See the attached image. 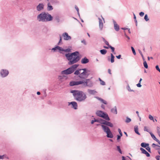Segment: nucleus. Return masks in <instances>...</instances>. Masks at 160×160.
<instances>
[{
	"label": "nucleus",
	"mask_w": 160,
	"mask_h": 160,
	"mask_svg": "<svg viewBox=\"0 0 160 160\" xmlns=\"http://www.w3.org/2000/svg\"><path fill=\"white\" fill-rule=\"evenodd\" d=\"M65 56L67 59L69 61V65L72 64L77 62L81 58L79 55V53L76 51L71 53L66 54Z\"/></svg>",
	"instance_id": "obj_1"
},
{
	"label": "nucleus",
	"mask_w": 160,
	"mask_h": 160,
	"mask_svg": "<svg viewBox=\"0 0 160 160\" xmlns=\"http://www.w3.org/2000/svg\"><path fill=\"white\" fill-rule=\"evenodd\" d=\"M83 84L85 87H91L93 85L92 81L89 79H86L85 80H82L79 81H72L70 82L69 85L72 86L75 85H78Z\"/></svg>",
	"instance_id": "obj_2"
},
{
	"label": "nucleus",
	"mask_w": 160,
	"mask_h": 160,
	"mask_svg": "<svg viewBox=\"0 0 160 160\" xmlns=\"http://www.w3.org/2000/svg\"><path fill=\"white\" fill-rule=\"evenodd\" d=\"M75 98L77 100H84L87 98L85 93L82 91L78 90H73L71 91Z\"/></svg>",
	"instance_id": "obj_3"
},
{
	"label": "nucleus",
	"mask_w": 160,
	"mask_h": 160,
	"mask_svg": "<svg viewBox=\"0 0 160 160\" xmlns=\"http://www.w3.org/2000/svg\"><path fill=\"white\" fill-rule=\"evenodd\" d=\"M74 74L78 75L79 78L82 79H85L88 78L89 74L85 68L77 70L75 72Z\"/></svg>",
	"instance_id": "obj_4"
},
{
	"label": "nucleus",
	"mask_w": 160,
	"mask_h": 160,
	"mask_svg": "<svg viewBox=\"0 0 160 160\" xmlns=\"http://www.w3.org/2000/svg\"><path fill=\"white\" fill-rule=\"evenodd\" d=\"M39 21L47 22L51 21L52 17L51 15L49 14L45 13H41L39 15L38 17Z\"/></svg>",
	"instance_id": "obj_5"
},
{
	"label": "nucleus",
	"mask_w": 160,
	"mask_h": 160,
	"mask_svg": "<svg viewBox=\"0 0 160 160\" xmlns=\"http://www.w3.org/2000/svg\"><path fill=\"white\" fill-rule=\"evenodd\" d=\"M78 66V64H74L69 68L62 72V74H69L72 73Z\"/></svg>",
	"instance_id": "obj_6"
},
{
	"label": "nucleus",
	"mask_w": 160,
	"mask_h": 160,
	"mask_svg": "<svg viewBox=\"0 0 160 160\" xmlns=\"http://www.w3.org/2000/svg\"><path fill=\"white\" fill-rule=\"evenodd\" d=\"M104 131L107 134V137L108 138H112L113 137V135L111 132L109 128L107 126L102 125H101Z\"/></svg>",
	"instance_id": "obj_7"
},
{
	"label": "nucleus",
	"mask_w": 160,
	"mask_h": 160,
	"mask_svg": "<svg viewBox=\"0 0 160 160\" xmlns=\"http://www.w3.org/2000/svg\"><path fill=\"white\" fill-rule=\"evenodd\" d=\"M96 114L98 116L103 118L109 121L110 120L108 114L101 111H97L96 112Z\"/></svg>",
	"instance_id": "obj_8"
},
{
	"label": "nucleus",
	"mask_w": 160,
	"mask_h": 160,
	"mask_svg": "<svg viewBox=\"0 0 160 160\" xmlns=\"http://www.w3.org/2000/svg\"><path fill=\"white\" fill-rule=\"evenodd\" d=\"M52 50H58L60 51H64V52H69L70 51V50L69 49H66L64 50L61 47L57 46L55 47L54 48H53L52 49Z\"/></svg>",
	"instance_id": "obj_9"
},
{
	"label": "nucleus",
	"mask_w": 160,
	"mask_h": 160,
	"mask_svg": "<svg viewBox=\"0 0 160 160\" xmlns=\"http://www.w3.org/2000/svg\"><path fill=\"white\" fill-rule=\"evenodd\" d=\"M1 74L2 77H5L8 75V72L6 70H2L1 71Z\"/></svg>",
	"instance_id": "obj_10"
},
{
	"label": "nucleus",
	"mask_w": 160,
	"mask_h": 160,
	"mask_svg": "<svg viewBox=\"0 0 160 160\" xmlns=\"http://www.w3.org/2000/svg\"><path fill=\"white\" fill-rule=\"evenodd\" d=\"M62 36L63 37L64 39L66 40H70L71 37L70 36H69L68 33L67 32H65L62 34Z\"/></svg>",
	"instance_id": "obj_11"
},
{
	"label": "nucleus",
	"mask_w": 160,
	"mask_h": 160,
	"mask_svg": "<svg viewBox=\"0 0 160 160\" xmlns=\"http://www.w3.org/2000/svg\"><path fill=\"white\" fill-rule=\"evenodd\" d=\"M70 104L72 105V107L74 109H77V103L75 102H72L70 103H69V105H70Z\"/></svg>",
	"instance_id": "obj_12"
},
{
	"label": "nucleus",
	"mask_w": 160,
	"mask_h": 160,
	"mask_svg": "<svg viewBox=\"0 0 160 160\" xmlns=\"http://www.w3.org/2000/svg\"><path fill=\"white\" fill-rule=\"evenodd\" d=\"M140 149L142 151V153L145 154L148 157L150 156V154L147 151H146L143 148H141Z\"/></svg>",
	"instance_id": "obj_13"
},
{
	"label": "nucleus",
	"mask_w": 160,
	"mask_h": 160,
	"mask_svg": "<svg viewBox=\"0 0 160 160\" xmlns=\"http://www.w3.org/2000/svg\"><path fill=\"white\" fill-rule=\"evenodd\" d=\"M99 26L101 30H102L103 27V24L102 22V20L100 18H99Z\"/></svg>",
	"instance_id": "obj_14"
},
{
	"label": "nucleus",
	"mask_w": 160,
	"mask_h": 160,
	"mask_svg": "<svg viewBox=\"0 0 160 160\" xmlns=\"http://www.w3.org/2000/svg\"><path fill=\"white\" fill-rule=\"evenodd\" d=\"M150 133L151 135V137L155 141H156V142H157L159 144H160V141L158 140L155 137V136L154 135L152 134V132H150Z\"/></svg>",
	"instance_id": "obj_15"
},
{
	"label": "nucleus",
	"mask_w": 160,
	"mask_h": 160,
	"mask_svg": "<svg viewBox=\"0 0 160 160\" xmlns=\"http://www.w3.org/2000/svg\"><path fill=\"white\" fill-rule=\"evenodd\" d=\"M44 5L43 4H39L37 7V9L38 11H40L43 8Z\"/></svg>",
	"instance_id": "obj_16"
},
{
	"label": "nucleus",
	"mask_w": 160,
	"mask_h": 160,
	"mask_svg": "<svg viewBox=\"0 0 160 160\" xmlns=\"http://www.w3.org/2000/svg\"><path fill=\"white\" fill-rule=\"evenodd\" d=\"M114 28L115 29L116 31H118L119 29V26L117 24L116 22H114Z\"/></svg>",
	"instance_id": "obj_17"
},
{
	"label": "nucleus",
	"mask_w": 160,
	"mask_h": 160,
	"mask_svg": "<svg viewBox=\"0 0 160 160\" xmlns=\"http://www.w3.org/2000/svg\"><path fill=\"white\" fill-rule=\"evenodd\" d=\"M89 60L88 59L86 58H82L81 60V62L82 63L85 64L88 62Z\"/></svg>",
	"instance_id": "obj_18"
},
{
	"label": "nucleus",
	"mask_w": 160,
	"mask_h": 160,
	"mask_svg": "<svg viewBox=\"0 0 160 160\" xmlns=\"http://www.w3.org/2000/svg\"><path fill=\"white\" fill-rule=\"evenodd\" d=\"M111 111L113 113L116 114L117 113V110L116 107H115L113 108H112Z\"/></svg>",
	"instance_id": "obj_19"
},
{
	"label": "nucleus",
	"mask_w": 160,
	"mask_h": 160,
	"mask_svg": "<svg viewBox=\"0 0 160 160\" xmlns=\"http://www.w3.org/2000/svg\"><path fill=\"white\" fill-rule=\"evenodd\" d=\"M53 8L50 5V3H48V4L47 9L48 10L50 11L53 9Z\"/></svg>",
	"instance_id": "obj_20"
},
{
	"label": "nucleus",
	"mask_w": 160,
	"mask_h": 160,
	"mask_svg": "<svg viewBox=\"0 0 160 160\" xmlns=\"http://www.w3.org/2000/svg\"><path fill=\"white\" fill-rule=\"evenodd\" d=\"M88 92L89 93L92 94H94L96 92L94 90L90 89L88 90Z\"/></svg>",
	"instance_id": "obj_21"
},
{
	"label": "nucleus",
	"mask_w": 160,
	"mask_h": 160,
	"mask_svg": "<svg viewBox=\"0 0 160 160\" xmlns=\"http://www.w3.org/2000/svg\"><path fill=\"white\" fill-rule=\"evenodd\" d=\"M105 125H106L108 126L111 127H112L113 126V125L112 123H111V122H108V121L106 122L105 123Z\"/></svg>",
	"instance_id": "obj_22"
},
{
	"label": "nucleus",
	"mask_w": 160,
	"mask_h": 160,
	"mask_svg": "<svg viewBox=\"0 0 160 160\" xmlns=\"http://www.w3.org/2000/svg\"><path fill=\"white\" fill-rule=\"evenodd\" d=\"M149 144L146 143H145L142 142L141 144V146L143 148H146L148 146Z\"/></svg>",
	"instance_id": "obj_23"
},
{
	"label": "nucleus",
	"mask_w": 160,
	"mask_h": 160,
	"mask_svg": "<svg viewBox=\"0 0 160 160\" xmlns=\"http://www.w3.org/2000/svg\"><path fill=\"white\" fill-rule=\"evenodd\" d=\"M111 58L110 61L111 63H113L114 62V56H113L112 53H111Z\"/></svg>",
	"instance_id": "obj_24"
},
{
	"label": "nucleus",
	"mask_w": 160,
	"mask_h": 160,
	"mask_svg": "<svg viewBox=\"0 0 160 160\" xmlns=\"http://www.w3.org/2000/svg\"><path fill=\"white\" fill-rule=\"evenodd\" d=\"M100 52L102 54L105 55L107 51L105 49H102L100 50Z\"/></svg>",
	"instance_id": "obj_25"
},
{
	"label": "nucleus",
	"mask_w": 160,
	"mask_h": 160,
	"mask_svg": "<svg viewBox=\"0 0 160 160\" xmlns=\"http://www.w3.org/2000/svg\"><path fill=\"white\" fill-rule=\"evenodd\" d=\"M98 120H99V122H100L101 123L103 124H105V123L106 122V121L102 119H100Z\"/></svg>",
	"instance_id": "obj_26"
},
{
	"label": "nucleus",
	"mask_w": 160,
	"mask_h": 160,
	"mask_svg": "<svg viewBox=\"0 0 160 160\" xmlns=\"http://www.w3.org/2000/svg\"><path fill=\"white\" fill-rule=\"evenodd\" d=\"M134 131L135 132L139 135H140V133L138 131V127H135L134 128Z\"/></svg>",
	"instance_id": "obj_27"
},
{
	"label": "nucleus",
	"mask_w": 160,
	"mask_h": 160,
	"mask_svg": "<svg viewBox=\"0 0 160 160\" xmlns=\"http://www.w3.org/2000/svg\"><path fill=\"white\" fill-rule=\"evenodd\" d=\"M143 65L145 68H148V66L147 64V62L146 61H144L143 62Z\"/></svg>",
	"instance_id": "obj_28"
},
{
	"label": "nucleus",
	"mask_w": 160,
	"mask_h": 160,
	"mask_svg": "<svg viewBox=\"0 0 160 160\" xmlns=\"http://www.w3.org/2000/svg\"><path fill=\"white\" fill-rule=\"evenodd\" d=\"M99 80L100 82V84L102 85H104L105 84V82L103 81L100 78H99Z\"/></svg>",
	"instance_id": "obj_29"
},
{
	"label": "nucleus",
	"mask_w": 160,
	"mask_h": 160,
	"mask_svg": "<svg viewBox=\"0 0 160 160\" xmlns=\"http://www.w3.org/2000/svg\"><path fill=\"white\" fill-rule=\"evenodd\" d=\"M109 48L111 49L112 52L114 53V54H115V53L114 52V48L111 46H109Z\"/></svg>",
	"instance_id": "obj_30"
},
{
	"label": "nucleus",
	"mask_w": 160,
	"mask_h": 160,
	"mask_svg": "<svg viewBox=\"0 0 160 160\" xmlns=\"http://www.w3.org/2000/svg\"><path fill=\"white\" fill-rule=\"evenodd\" d=\"M131 121V120L130 118L127 117L126 118L125 122L127 123H129Z\"/></svg>",
	"instance_id": "obj_31"
},
{
	"label": "nucleus",
	"mask_w": 160,
	"mask_h": 160,
	"mask_svg": "<svg viewBox=\"0 0 160 160\" xmlns=\"http://www.w3.org/2000/svg\"><path fill=\"white\" fill-rule=\"evenodd\" d=\"M103 41L104 42H105V43L107 45H108V46L109 47V46H110V45H109V43L106 40H105V39L104 38H103Z\"/></svg>",
	"instance_id": "obj_32"
},
{
	"label": "nucleus",
	"mask_w": 160,
	"mask_h": 160,
	"mask_svg": "<svg viewBox=\"0 0 160 160\" xmlns=\"http://www.w3.org/2000/svg\"><path fill=\"white\" fill-rule=\"evenodd\" d=\"M149 118L150 120H152L153 122H154V120L153 118L152 115H149Z\"/></svg>",
	"instance_id": "obj_33"
},
{
	"label": "nucleus",
	"mask_w": 160,
	"mask_h": 160,
	"mask_svg": "<svg viewBox=\"0 0 160 160\" xmlns=\"http://www.w3.org/2000/svg\"><path fill=\"white\" fill-rule=\"evenodd\" d=\"M144 19L146 21H148L149 20V18H148V15L147 14H146L144 16Z\"/></svg>",
	"instance_id": "obj_34"
},
{
	"label": "nucleus",
	"mask_w": 160,
	"mask_h": 160,
	"mask_svg": "<svg viewBox=\"0 0 160 160\" xmlns=\"http://www.w3.org/2000/svg\"><path fill=\"white\" fill-rule=\"evenodd\" d=\"M117 150L121 154L122 153V151L120 149V147L119 146H118L117 147Z\"/></svg>",
	"instance_id": "obj_35"
},
{
	"label": "nucleus",
	"mask_w": 160,
	"mask_h": 160,
	"mask_svg": "<svg viewBox=\"0 0 160 160\" xmlns=\"http://www.w3.org/2000/svg\"><path fill=\"white\" fill-rule=\"evenodd\" d=\"M127 88L129 92L133 91V90H131L129 86L128 85L127 86Z\"/></svg>",
	"instance_id": "obj_36"
},
{
	"label": "nucleus",
	"mask_w": 160,
	"mask_h": 160,
	"mask_svg": "<svg viewBox=\"0 0 160 160\" xmlns=\"http://www.w3.org/2000/svg\"><path fill=\"white\" fill-rule=\"evenodd\" d=\"M131 49H132V52H133V54L134 55H136V52H135V50L134 48L132 47H131Z\"/></svg>",
	"instance_id": "obj_37"
},
{
	"label": "nucleus",
	"mask_w": 160,
	"mask_h": 160,
	"mask_svg": "<svg viewBox=\"0 0 160 160\" xmlns=\"http://www.w3.org/2000/svg\"><path fill=\"white\" fill-rule=\"evenodd\" d=\"M144 131H147L148 132H149L148 129V127L146 126H145L144 128Z\"/></svg>",
	"instance_id": "obj_38"
},
{
	"label": "nucleus",
	"mask_w": 160,
	"mask_h": 160,
	"mask_svg": "<svg viewBox=\"0 0 160 160\" xmlns=\"http://www.w3.org/2000/svg\"><path fill=\"white\" fill-rule=\"evenodd\" d=\"M157 130L158 134L160 133V128L158 127L157 128Z\"/></svg>",
	"instance_id": "obj_39"
},
{
	"label": "nucleus",
	"mask_w": 160,
	"mask_h": 160,
	"mask_svg": "<svg viewBox=\"0 0 160 160\" xmlns=\"http://www.w3.org/2000/svg\"><path fill=\"white\" fill-rule=\"evenodd\" d=\"M118 131L119 133H120L121 136H122V132L121 129L120 128H118Z\"/></svg>",
	"instance_id": "obj_40"
},
{
	"label": "nucleus",
	"mask_w": 160,
	"mask_h": 160,
	"mask_svg": "<svg viewBox=\"0 0 160 160\" xmlns=\"http://www.w3.org/2000/svg\"><path fill=\"white\" fill-rule=\"evenodd\" d=\"M99 122V120H98V119H95L94 120H92L91 122V123L92 124H93L94 122Z\"/></svg>",
	"instance_id": "obj_41"
},
{
	"label": "nucleus",
	"mask_w": 160,
	"mask_h": 160,
	"mask_svg": "<svg viewBox=\"0 0 160 160\" xmlns=\"http://www.w3.org/2000/svg\"><path fill=\"white\" fill-rule=\"evenodd\" d=\"M146 148V149L150 152H151L150 151V148L148 147H147Z\"/></svg>",
	"instance_id": "obj_42"
},
{
	"label": "nucleus",
	"mask_w": 160,
	"mask_h": 160,
	"mask_svg": "<svg viewBox=\"0 0 160 160\" xmlns=\"http://www.w3.org/2000/svg\"><path fill=\"white\" fill-rule=\"evenodd\" d=\"M156 69L158 71L160 72V69L159 68V67L158 65H157L156 66Z\"/></svg>",
	"instance_id": "obj_43"
},
{
	"label": "nucleus",
	"mask_w": 160,
	"mask_h": 160,
	"mask_svg": "<svg viewBox=\"0 0 160 160\" xmlns=\"http://www.w3.org/2000/svg\"><path fill=\"white\" fill-rule=\"evenodd\" d=\"M139 15L141 16H143L144 15V13L142 12H141L139 13Z\"/></svg>",
	"instance_id": "obj_44"
},
{
	"label": "nucleus",
	"mask_w": 160,
	"mask_h": 160,
	"mask_svg": "<svg viewBox=\"0 0 160 160\" xmlns=\"http://www.w3.org/2000/svg\"><path fill=\"white\" fill-rule=\"evenodd\" d=\"M75 9H76V10H77L78 13H79V8H78V7H77V6H75Z\"/></svg>",
	"instance_id": "obj_45"
},
{
	"label": "nucleus",
	"mask_w": 160,
	"mask_h": 160,
	"mask_svg": "<svg viewBox=\"0 0 160 160\" xmlns=\"http://www.w3.org/2000/svg\"><path fill=\"white\" fill-rule=\"evenodd\" d=\"M136 113L137 114L138 117L139 118L140 121H141V117H140V116L139 115L138 112V111H137L136 112Z\"/></svg>",
	"instance_id": "obj_46"
},
{
	"label": "nucleus",
	"mask_w": 160,
	"mask_h": 160,
	"mask_svg": "<svg viewBox=\"0 0 160 160\" xmlns=\"http://www.w3.org/2000/svg\"><path fill=\"white\" fill-rule=\"evenodd\" d=\"M152 146L154 148H155V146H158V147H160V146H158V145H156V144H155L154 143H153L152 144Z\"/></svg>",
	"instance_id": "obj_47"
},
{
	"label": "nucleus",
	"mask_w": 160,
	"mask_h": 160,
	"mask_svg": "<svg viewBox=\"0 0 160 160\" xmlns=\"http://www.w3.org/2000/svg\"><path fill=\"white\" fill-rule=\"evenodd\" d=\"M160 158V156H157L156 157V158L157 159V160H159Z\"/></svg>",
	"instance_id": "obj_48"
},
{
	"label": "nucleus",
	"mask_w": 160,
	"mask_h": 160,
	"mask_svg": "<svg viewBox=\"0 0 160 160\" xmlns=\"http://www.w3.org/2000/svg\"><path fill=\"white\" fill-rule=\"evenodd\" d=\"M108 73L110 75H111L112 74V73H111V70L110 69H108Z\"/></svg>",
	"instance_id": "obj_49"
},
{
	"label": "nucleus",
	"mask_w": 160,
	"mask_h": 160,
	"mask_svg": "<svg viewBox=\"0 0 160 160\" xmlns=\"http://www.w3.org/2000/svg\"><path fill=\"white\" fill-rule=\"evenodd\" d=\"M60 40H59V42H58V44H59V45L61 42L62 41V38L60 35Z\"/></svg>",
	"instance_id": "obj_50"
},
{
	"label": "nucleus",
	"mask_w": 160,
	"mask_h": 160,
	"mask_svg": "<svg viewBox=\"0 0 160 160\" xmlns=\"http://www.w3.org/2000/svg\"><path fill=\"white\" fill-rule=\"evenodd\" d=\"M137 87H141L142 85L140 84V83L139 82L137 84Z\"/></svg>",
	"instance_id": "obj_51"
},
{
	"label": "nucleus",
	"mask_w": 160,
	"mask_h": 160,
	"mask_svg": "<svg viewBox=\"0 0 160 160\" xmlns=\"http://www.w3.org/2000/svg\"><path fill=\"white\" fill-rule=\"evenodd\" d=\"M121 55H119L118 56H116V57H117V58L118 59H120V58H121Z\"/></svg>",
	"instance_id": "obj_52"
},
{
	"label": "nucleus",
	"mask_w": 160,
	"mask_h": 160,
	"mask_svg": "<svg viewBox=\"0 0 160 160\" xmlns=\"http://www.w3.org/2000/svg\"><path fill=\"white\" fill-rule=\"evenodd\" d=\"M122 136H119V135H118L117 136V140H119V139H120V138H121V137Z\"/></svg>",
	"instance_id": "obj_53"
},
{
	"label": "nucleus",
	"mask_w": 160,
	"mask_h": 160,
	"mask_svg": "<svg viewBox=\"0 0 160 160\" xmlns=\"http://www.w3.org/2000/svg\"><path fill=\"white\" fill-rule=\"evenodd\" d=\"M139 53H140V54H141V56H142V58H143V54H142V52L141 51H139Z\"/></svg>",
	"instance_id": "obj_54"
},
{
	"label": "nucleus",
	"mask_w": 160,
	"mask_h": 160,
	"mask_svg": "<svg viewBox=\"0 0 160 160\" xmlns=\"http://www.w3.org/2000/svg\"><path fill=\"white\" fill-rule=\"evenodd\" d=\"M82 42L84 43V44H86V42L85 40H83L82 41Z\"/></svg>",
	"instance_id": "obj_55"
},
{
	"label": "nucleus",
	"mask_w": 160,
	"mask_h": 160,
	"mask_svg": "<svg viewBox=\"0 0 160 160\" xmlns=\"http://www.w3.org/2000/svg\"><path fill=\"white\" fill-rule=\"evenodd\" d=\"M103 48H106V49H108L109 48V47L108 46V47H106V46H103Z\"/></svg>",
	"instance_id": "obj_56"
},
{
	"label": "nucleus",
	"mask_w": 160,
	"mask_h": 160,
	"mask_svg": "<svg viewBox=\"0 0 160 160\" xmlns=\"http://www.w3.org/2000/svg\"><path fill=\"white\" fill-rule=\"evenodd\" d=\"M3 156H0V159H2L3 158Z\"/></svg>",
	"instance_id": "obj_57"
},
{
	"label": "nucleus",
	"mask_w": 160,
	"mask_h": 160,
	"mask_svg": "<svg viewBox=\"0 0 160 160\" xmlns=\"http://www.w3.org/2000/svg\"><path fill=\"white\" fill-rule=\"evenodd\" d=\"M148 60H150V58H151L152 59H153V58L152 57H151L150 58L149 57H148Z\"/></svg>",
	"instance_id": "obj_58"
},
{
	"label": "nucleus",
	"mask_w": 160,
	"mask_h": 160,
	"mask_svg": "<svg viewBox=\"0 0 160 160\" xmlns=\"http://www.w3.org/2000/svg\"><path fill=\"white\" fill-rule=\"evenodd\" d=\"M134 18L135 19V20H136V17L135 15L134 14Z\"/></svg>",
	"instance_id": "obj_59"
},
{
	"label": "nucleus",
	"mask_w": 160,
	"mask_h": 160,
	"mask_svg": "<svg viewBox=\"0 0 160 160\" xmlns=\"http://www.w3.org/2000/svg\"><path fill=\"white\" fill-rule=\"evenodd\" d=\"M122 160H125V157L124 156L122 157Z\"/></svg>",
	"instance_id": "obj_60"
},
{
	"label": "nucleus",
	"mask_w": 160,
	"mask_h": 160,
	"mask_svg": "<svg viewBox=\"0 0 160 160\" xmlns=\"http://www.w3.org/2000/svg\"><path fill=\"white\" fill-rule=\"evenodd\" d=\"M37 94L38 95H39L40 94V92H37Z\"/></svg>",
	"instance_id": "obj_61"
},
{
	"label": "nucleus",
	"mask_w": 160,
	"mask_h": 160,
	"mask_svg": "<svg viewBox=\"0 0 160 160\" xmlns=\"http://www.w3.org/2000/svg\"><path fill=\"white\" fill-rule=\"evenodd\" d=\"M122 29H123V30H124L128 29V28H122Z\"/></svg>",
	"instance_id": "obj_62"
},
{
	"label": "nucleus",
	"mask_w": 160,
	"mask_h": 160,
	"mask_svg": "<svg viewBox=\"0 0 160 160\" xmlns=\"http://www.w3.org/2000/svg\"><path fill=\"white\" fill-rule=\"evenodd\" d=\"M124 133H125V134L127 136H128V135L127 134V133L126 132H124Z\"/></svg>",
	"instance_id": "obj_63"
},
{
	"label": "nucleus",
	"mask_w": 160,
	"mask_h": 160,
	"mask_svg": "<svg viewBox=\"0 0 160 160\" xmlns=\"http://www.w3.org/2000/svg\"><path fill=\"white\" fill-rule=\"evenodd\" d=\"M142 78H140V80L139 81V82L140 83V82L142 81Z\"/></svg>",
	"instance_id": "obj_64"
}]
</instances>
